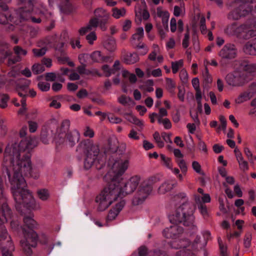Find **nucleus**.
<instances>
[{"label":"nucleus","instance_id":"1","mask_svg":"<svg viewBox=\"0 0 256 256\" xmlns=\"http://www.w3.org/2000/svg\"><path fill=\"white\" fill-rule=\"evenodd\" d=\"M38 144L35 137H28L20 144L8 145L5 150L2 164V172L8 177L11 190L16 202V209L22 212V208H36V204L31 193L26 188L24 176L35 179L40 176L38 172H34L31 166L29 156H25L24 152H29Z\"/></svg>","mask_w":256,"mask_h":256},{"label":"nucleus","instance_id":"2","mask_svg":"<svg viewBox=\"0 0 256 256\" xmlns=\"http://www.w3.org/2000/svg\"><path fill=\"white\" fill-rule=\"evenodd\" d=\"M26 6L20 10V18L22 20H30L36 24L51 18L52 13L48 11L42 4L34 0H28Z\"/></svg>","mask_w":256,"mask_h":256},{"label":"nucleus","instance_id":"3","mask_svg":"<svg viewBox=\"0 0 256 256\" xmlns=\"http://www.w3.org/2000/svg\"><path fill=\"white\" fill-rule=\"evenodd\" d=\"M118 198V189H116L114 184L110 182L96 198L98 210L101 212L105 210Z\"/></svg>","mask_w":256,"mask_h":256},{"label":"nucleus","instance_id":"4","mask_svg":"<svg viewBox=\"0 0 256 256\" xmlns=\"http://www.w3.org/2000/svg\"><path fill=\"white\" fill-rule=\"evenodd\" d=\"M129 164L128 158H110L108 162L110 170L106 175L105 178L110 181L122 180V176L128 170Z\"/></svg>","mask_w":256,"mask_h":256},{"label":"nucleus","instance_id":"5","mask_svg":"<svg viewBox=\"0 0 256 256\" xmlns=\"http://www.w3.org/2000/svg\"><path fill=\"white\" fill-rule=\"evenodd\" d=\"M80 146L84 149L85 154L84 168L85 169H90L95 162H99L101 160L102 154L100 152L98 144H93L90 140H87L80 142Z\"/></svg>","mask_w":256,"mask_h":256},{"label":"nucleus","instance_id":"6","mask_svg":"<svg viewBox=\"0 0 256 256\" xmlns=\"http://www.w3.org/2000/svg\"><path fill=\"white\" fill-rule=\"evenodd\" d=\"M194 208L190 203H184L176 210L172 218L176 223H182L186 226H190L194 222V217L193 215Z\"/></svg>","mask_w":256,"mask_h":256},{"label":"nucleus","instance_id":"7","mask_svg":"<svg viewBox=\"0 0 256 256\" xmlns=\"http://www.w3.org/2000/svg\"><path fill=\"white\" fill-rule=\"evenodd\" d=\"M140 180V176H134L125 182L123 178L120 180L110 182L114 184L115 188L118 189V196L120 198L132 193L136 188Z\"/></svg>","mask_w":256,"mask_h":256},{"label":"nucleus","instance_id":"8","mask_svg":"<svg viewBox=\"0 0 256 256\" xmlns=\"http://www.w3.org/2000/svg\"><path fill=\"white\" fill-rule=\"evenodd\" d=\"M23 236L20 240V245L26 255L30 256L32 251V248L37 245L38 235L34 230L24 229Z\"/></svg>","mask_w":256,"mask_h":256},{"label":"nucleus","instance_id":"9","mask_svg":"<svg viewBox=\"0 0 256 256\" xmlns=\"http://www.w3.org/2000/svg\"><path fill=\"white\" fill-rule=\"evenodd\" d=\"M154 180V178H149L141 184L132 198V202L134 205L140 204L148 198L152 190Z\"/></svg>","mask_w":256,"mask_h":256},{"label":"nucleus","instance_id":"10","mask_svg":"<svg viewBox=\"0 0 256 256\" xmlns=\"http://www.w3.org/2000/svg\"><path fill=\"white\" fill-rule=\"evenodd\" d=\"M168 245L172 248L181 249L176 252V256H194L190 248V242L188 239L181 238V236L169 242Z\"/></svg>","mask_w":256,"mask_h":256},{"label":"nucleus","instance_id":"11","mask_svg":"<svg viewBox=\"0 0 256 256\" xmlns=\"http://www.w3.org/2000/svg\"><path fill=\"white\" fill-rule=\"evenodd\" d=\"M234 4L236 8L228 14V18L230 20H238L251 11L250 4L244 0H236Z\"/></svg>","mask_w":256,"mask_h":256},{"label":"nucleus","instance_id":"12","mask_svg":"<svg viewBox=\"0 0 256 256\" xmlns=\"http://www.w3.org/2000/svg\"><path fill=\"white\" fill-rule=\"evenodd\" d=\"M4 190L3 180L0 176V225L12 218V212L6 202Z\"/></svg>","mask_w":256,"mask_h":256},{"label":"nucleus","instance_id":"13","mask_svg":"<svg viewBox=\"0 0 256 256\" xmlns=\"http://www.w3.org/2000/svg\"><path fill=\"white\" fill-rule=\"evenodd\" d=\"M238 31V38L249 40L256 36V22L254 20L248 21L239 26Z\"/></svg>","mask_w":256,"mask_h":256},{"label":"nucleus","instance_id":"14","mask_svg":"<svg viewBox=\"0 0 256 256\" xmlns=\"http://www.w3.org/2000/svg\"><path fill=\"white\" fill-rule=\"evenodd\" d=\"M0 241L2 242V256H14L13 252L14 250V246L10 236L8 234L6 229L3 230L2 234L0 236Z\"/></svg>","mask_w":256,"mask_h":256},{"label":"nucleus","instance_id":"15","mask_svg":"<svg viewBox=\"0 0 256 256\" xmlns=\"http://www.w3.org/2000/svg\"><path fill=\"white\" fill-rule=\"evenodd\" d=\"M237 54V50L234 44H226L219 52L218 56L221 58L220 62V65H225V60H230L234 58Z\"/></svg>","mask_w":256,"mask_h":256},{"label":"nucleus","instance_id":"16","mask_svg":"<svg viewBox=\"0 0 256 256\" xmlns=\"http://www.w3.org/2000/svg\"><path fill=\"white\" fill-rule=\"evenodd\" d=\"M65 138L66 142L70 146H73L79 140L80 133L77 130H74L72 131L68 132L66 134H60L58 136L56 140V143L59 144H62L65 142Z\"/></svg>","mask_w":256,"mask_h":256},{"label":"nucleus","instance_id":"17","mask_svg":"<svg viewBox=\"0 0 256 256\" xmlns=\"http://www.w3.org/2000/svg\"><path fill=\"white\" fill-rule=\"evenodd\" d=\"M244 76V74L241 72H234V73L228 74L226 78V82L230 86H238L243 84L249 80Z\"/></svg>","mask_w":256,"mask_h":256},{"label":"nucleus","instance_id":"18","mask_svg":"<svg viewBox=\"0 0 256 256\" xmlns=\"http://www.w3.org/2000/svg\"><path fill=\"white\" fill-rule=\"evenodd\" d=\"M183 232V228L177 224H173L166 228L162 231V234L166 238L174 240L179 238Z\"/></svg>","mask_w":256,"mask_h":256},{"label":"nucleus","instance_id":"19","mask_svg":"<svg viewBox=\"0 0 256 256\" xmlns=\"http://www.w3.org/2000/svg\"><path fill=\"white\" fill-rule=\"evenodd\" d=\"M125 204V201L123 200H120V202H117L110 209L108 215V219L110 220H114L120 212L122 210Z\"/></svg>","mask_w":256,"mask_h":256},{"label":"nucleus","instance_id":"20","mask_svg":"<svg viewBox=\"0 0 256 256\" xmlns=\"http://www.w3.org/2000/svg\"><path fill=\"white\" fill-rule=\"evenodd\" d=\"M52 134L53 130H52V126H44L42 128L40 136V139L42 142L45 144H48L50 140L52 137Z\"/></svg>","mask_w":256,"mask_h":256},{"label":"nucleus","instance_id":"21","mask_svg":"<svg viewBox=\"0 0 256 256\" xmlns=\"http://www.w3.org/2000/svg\"><path fill=\"white\" fill-rule=\"evenodd\" d=\"M4 2H2L0 4V6L3 10V12L0 14V24H3L12 22L11 14L8 10V6L4 4Z\"/></svg>","mask_w":256,"mask_h":256},{"label":"nucleus","instance_id":"22","mask_svg":"<svg viewBox=\"0 0 256 256\" xmlns=\"http://www.w3.org/2000/svg\"><path fill=\"white\" fill-rule=\"evenodd\" d=\"M256 88V84H253L252 85L250 89L244 92L243 93H242L238 98L236 100V102L237 104H241L244 102L247 101L249 100L250 98H252L254 92H252V90H254Z\"/></svg>","mask_w":256,"mask_h":256},{"label":"nucleus","instance_id":"23","mask_svg":"<svg viewBox=\"0 0 256 256\" xmlns=\"http://www.w3.org/2000/svg\"><path fill=\"white\" fill-rule=\"evenodd\" d=\"M33 214H31L29 216H25L24 218V225L22 228V231L24 229L26 230V228L29 229L28 230H34V229L38 228V224L33 218Z\"/></svg>","mask_w":256,"mask_h":256},{"label":"nucleus","instance_id":"24","mask_svg":"<svg viewBox=\"0 0 256 256\" xmlns=\"http://www.w3.org/2000/svg\"><path fill=\"white\" fill-rule=\"evenodd\" d=\"M144 36V30L142 27L138 28L136 30V32L134 34L131 38V42L132 44L137 47L140 42H142V41Z\"/></svg>","mask_w":256,"mask_h":256},{"label":"nucleus","instance_id":"25","mask_svg":"<svg viewBox=\"0 0 256 256\" xmlns=\"http://www.w3.org/2000/svg\"><path fill=\"white\" fill-rule=\"evenodd\" d=\"M177 185L176 182L168 180L162 183L158 189V192L160 194H164L170 191Z\"/></svg>","mask_w":256,"mask_h":256},{"label":"nucleus","instance_id":"26","mask_svg":"<svg viewBox=\"0 0 256 256\" xmlns=\"http://www.w3.org/2000/svg\"><path fill=\"white\" fill-rule=\"evenodd\" d=\"M14 50L15 54L18 56L17 58L15 59L9 58L8 64L9 65L13 64L20 60V56H26L27 54V51L26 50L22 49L19 46H16L14 48Z\"/></svg>","mask_w":256,"mask_h":256},{"label":"nucleus","instance_id":"27","mask_svg":"<svg viewBox=\"0 0 256 256\" xmlns=\"http://www.w3.org/2000/svg\"><path fill=\"white\" fill-rule=\"evenodd\" d=\"M243 50L247 54L256 56V44H255V42L254 40L253 44L250 42H246L244 47Z\"/></svg>","mask_w":256,"mask_h":256},{"label":"nucleus","instance_id":"28","mask_svg":"<svg viewBox=\"0 0 256 256\" xmlns=\"http://www.w3.org/2000/svg\"><path fill=\"white\" fill-rule=\"evenodd\" d=\"M90 58L94 62H108L110 58L108 56H102L99 51H96L92 53Z\"/></svg>","mask_w":256,"mask_h":256},{"label":"nucleus","instance_id":"29","mask_svg":"<svg viewBox=\"0 0 256 256\" xmlns=\"http://www.w3.org/2000/svg\"><path fill=\"white\" fill-rule=\"evenodd\" d=\"M125 118L128 122L136 124L140 128L144 126V122L142 120L137 118L134 116L130 113H125L124 114Z\"/></svg>","mask_w":256,"mask_h":256},{"label":"nucleus","instance_id":"30","mask_svg":"<svg viewBox=\"0 0 256 256\" xmlns=\"http://www.w3.org/2000/svg\"><path fill=\"white\" fill-rule=\"evenodd\" d=\"M238 30H239V26L234 23L228 26L224 30V32L228 35L235 36L238 38L239 34Z\"/></svg>","mask_w":256,"mask_h":256},{"label":"nucleus","instance_id":"31","mask_svg":"<svg viewBox=\"0 0 256 256\" xmlns=\"http://www.w3.org/2000/svg\"><path fill=\"white\" fill-rule=\"evenodd\" d=\"M104 48L108 51L114 52L116 49V44L115 40L112 38L106 40L104 42Z\"/></svg>","mask_w":256,"mask_h":256},{"label":"nucleus","instance_id":"32","mask_svg":"<svg viewBox=\"0 0 256 256\" xmlns=\"http://www.w3.org/2000/svg\"><path fill=\"white\" fill-rule=\"evenodd\" d=\"M96 28V22L95 20H90L88 24L79 30L78 32L80 35L83 36L90 31L93 28Z\"/></svg>","mask_w":256,"mask_h":256},{"label":"nucleus","instance_id":"33","mask_svg":"<svg viewBox=\"0 0 256 256\" xmlns=\"http://www.w3.org/2000/svg\"><path fill=\"white\" fill-rule=\"evenodd\" d=\"M139 60V58L136 53L130 54L126 56L124 60L126 63L128 64H134Z\"/></svg>","mask_w":256,"mask_h":256},{"label":"nucleus","instance_id":"34","mask_svg":"<svg viewBox=\"0 0 256 256\" xmlns=\"http://www.w3.org/2000/svg\"><path fill=\"white\" fill-rule=\"evenodd\" d=\"M256 72V64H248L246 65L244 70L242 72H241L242 74H244V76L248 78H250L249 80L251 79V78H248L246 74H251Z\"/></svg>","mask_w":256,"mask_h":256},{"label":"nucleus","instance_id":"35","mask_svg":"<svg viewBox=\"0 0 256 256\" xmlns=\"http://www.w3.org/2000/svg\"><path fill=\"white\" fill-rule=\"evenodd\" d=\"M109 18H104V19L98 20L97 18H92L91 20H95L96 24V28L98 26L102 31L106 30L108 28L106 24L108 22Z\"/></svg>","mask_w":256,"mask_h":256},{"label":"nucleus","instance_id":"36","mask_svg":"<svg viewBox=\"0 0 256 256\" xmlns=\"http://www.w3.org/2000/svg\"><path fill=\"white\" fill-rule=\"evenodd\" d=\"M95 18L98 20L109 18V14L103 8H98L94 10Z\"/></svg>","mask_w":256,"mask_h":256},{"label":"nucleus","instance_id":"37","mask_svg":"<svg viewBox=\"0 0 256 256\" xmlns=\"http://www.w3.org/2000/svg\"><path fill=\"white\" fill-rule=\"evenodd\" d=\"M30 81L26 79H22L16 84V90H21L22 91L24 92L30 84Z\"/></svg>","mask_w":256,"mask_h":256},{"label":"nucleus","instance_id":"38","mask_svg":"<svg viewBox=\"0 0 256 256\" xmlns=\"http://www.w3.org/2000/svg\"><path fill=\"white\" fill-rule=\"evenodd\" d=\"M152 49V51L148 55V58L150 60L154 61L158 54H160V48L158 44H153Z\"/></svg>","mask_w":256,"mask_h":256},{"label":"nucleus","instance_id":"39","mask_svg":"<svg viewBox=\"0 0 256 256\" xmlns=\"http://www.w3.org/2000/svg\"><path fill=\"white\" fill-rule=\"evenodd\" d=\"M126 10L124 8H120V9L116 8H112V16L116 19H118L121 17L124 16L126 15Z\"/></svg>","mask_w":256,"mask_h":256},{"label":"nucleus","instance_id":"40","mask_svg":"<svg viewBox=\"0 0 256 256\" xmlns=\"http://www.w3.org/2000/svg\"><path fill=\"white\" fill-rule=\"evenodd\" d=\"M160 158L162 163L164 166L170 170H172V162L170 158L166 156L163 154H160Z\"/></svg>","mask_w":256,"mask_h":256},{"label":"nucleus","instance_id":"41","mask_svg":"<svg viewBox=\"0 0 256 256\" xmlns=\"http://www.w3.org/2000/svg\"><path fill=\"white\" fill-rule=\"evenodd\" d=\"M171 64L172 72L176 74L178 70L183 66V60H180L178 61L172 62Z\"/></svg>","mask_w":256,"mask_h":256},{"label":"nucleus","instance_id":"42","mask_svg":"<svg viewBox=\"0 0 256 256\" xmlns=\"http://www.w3.org/2000/svg\"><path fill=\"white\" fill-rule=\"evenodd\" d=\"M38 194L40 199L43 201L47 200L50 196L49 192L46 189H42L38 190Z\"/></svg>","mask_w":256,"mask_h":256},{"label":"nucleus","instance_id":"43","mask_svg":"<svg viewBox=\"0 0 256 256\" xmlns=\"http://www.w3.org/2000/svg\"><path fill=\"white\" fill-rule=\"evenodd\" d=\"M148 256H168V255L164 251L156 248L150 250Z\"/></svg>","mask_w":256,"mask_h":256},{"label":"nucleus","instance_id":"44","mask_svg":"<svg viewBox=\"0 0 256 256\" xmlns=\"http://www.w3.org/2000/svg\"><path fill=\"white\" fill-rule=\"evenodd\" d=\"M44 66L41 64H36L32 66V71L36 74H40L44 72Z\"/></svg>","mask_w":256,"mask_h":256},{"label":"nucleus","instance_id":"45","mask_svg":"<svg viewBox=\"0 0 256 256\" xmlns=\"http://www.w3.org/2000/svg\"><path fill=\"white\" fill-rule=\"evenodd\" d=\"M198 208L204 218H206L208 216L207 208L206 205L200 204L198 206Z\"/></svg>","mask_w":256,"mask_h":256},{"label":"nucleus","instance_id":"46","mask_svg":"<svg viewBox=\"0 0 256 256\" xmlns=\"http://www.w3.org/2000/svg\"><path fill=\"white\" fill-rule=\"evenodd\" d=\"M136 48L140 50L139 52V54L142 56L146 54L148 51V48L143 42H140L138 45L137 47H136Z\"/></svg>","mask_w":256,"mask_h":256},{"label":"nucleus","instance_id":"47","mask_svg":"<svg viewBox=\"0 0 256 256\" xmlns=\"http://www.w3.org/2000/svg\"><path fill=\"white\" fill-rule=\"evenodd\" d=\"M145 10L138 8H135V15H136V21L138 24H140L142 22V12Z\"/></svg>","mask_w":256,"mask_h":256},{"label":"nucleus","instance_id":"48","mask_svg":"<svg viewBox=\"0 0 256 256\" xmlns=\"http://www.w3.org/2000/svg\"><path fill=\"white\" fill-rule=\"evenodd\" d=\"M237 160L238 162L240 168L241 170L243 171L248 170V163L246 161L244 160L243 157H242L240 158H239V159Z\"/></svg>","mask_w":256,"mask_h":256},{"label":"nucleus","instance_id":"49","mask_svg":"<svg viewBox=\"0 0 256 256\" xmlns=\"http://www.w3.org/2000/svg\"><path fill=\"white\" fill-rule=\"evenodd\" d=\"M118 102L120 104L126 106L130 102H132V100L130 97L122 95L118 98Z\"/></svg>","mask_w":256,"mask_h":256},{"label":"nucleus","instance_id":"50","mask_svg":"<svg viewBox=\"0 0 256 256\" xmlns=\"http://www.w3.org/2000/svg\"><path fill=\"white\" fill-rule=\"evenodd\" d=\"M154 138L156 141L158 146L160 148H162L164 146V142L162 140L160 135L158 132H155L153 134Z\"/></svg>","mask_w":256,"mask_h":256},{"label":"nucleus","instance_id":"51","mask_svg":"<svg viewBox=\"0 0 256 256\" xmlns=\"http://www.w3.org/2000/svg\"><path fill=\"white\" fill-rule=\"evenodd\" d=\"M58 60L60 62L61 64H64L66 62H67L68 65L70 66H74V63L70 60V58L67 56H62L58 58Z\"/></svg>","mask_w":256,"mask_h":256},{"label":"nucleus","instance_id":"52","mask_svg":"<svg viewBox=\"0 0 256 256\" xmlns=\"http://www.w3.org/2000/svg\"><path fill=\"white\" fill-rule=\"evenodd\" d=\"M47 50L46 48H34L32 52L36 56L40 57L44 56Z\"/></svg>","mask_w":256,"mask_h":256},{"label":"nucleus","instance_id":"53","mask_svg":"<svg viewBox=\"0 0 256 256\" xmlns=\"http://www.w3.org/2000/svg\"><path fill=\"white\" fill-rule=\"evenodd\" d=\"M202 77L206 83L208 84L212 82V78L208 70L206 68L205 70L202 73Z\"/></svg>","mask_w":256,"mask_h":256},{"label":"nucleus","instance_id":"54","mask_svg":"<svg viewBox=\"0 0 256 256\" xmlns=\"http://www.w3.org/2000/svg\"><path fill=\"white\" fill-rule=\"evenodd\" d=\"M38 86L42 92H47L50 89V84L46 82H38Z\"/></svg>","mask_w":256,"mask_h":256},{"label":"nucleus","instance_id":"55","mask_svg":"<svg viewBox=\"0 0 256 256\" xmlns=\"http://www.w3.org/2000/svg\"><path fill=\"white\" fill-rule=\"evenodd\" d=\"M177 162L182 172L186 174L187 172L188 168L184 160L183 159H180L178 160Z\"/></svg>","mask_w":256,"mask_h":256},{"label":"nucleus","instance_id":"56","mask_svg":"<svg viewBox=\"0 0 256 256\" xmlns=\"http://www.w3.org/2000/svg\"><path fill=\"white\" fill-rule=\"evenodd\" d=\"M156 14L158 17L162 18L164 17V19H167L168 18H169L170 14L166 11H163L160 8H158L156 10Z\"/></svg>","mask_w":256,"mask_h":256},{"label":"nucleus","instance_id":"57","mask_svg":"<svg viewBox=\"0 0 256 256\" xmlns=\"http://www.w3.org/2000/svg\"><path fill=\"white\" fill-rule=\"evenodd\" d=\"M84 136L92 138L94 136V132L90 126H86L84 130Z\"/></svg>","mask_w":256,"mask_h":256},{"label":"nucleus","instance_id":"58","mask_svg":"<svg viewBox=\"0 0 256 256\" xmlns=\"http://www.w3.org/2000/svg\"><path fill=\"white\" fill-rule=\"evenodd\" d=\"M190 32L187 30L186 33L184 34V38L182 40V45L184 48H187L189 46Z\"/></svg>","mask_w":256,"mask_h":256},{"label":"nucleus","instance_id":"59","mask_svg":"<svg viewBox=\"0 0 256 256\" xmlns=\"http://www.w3.org/2000/svg\"><path fill=\"white\" fill-rule=\"evenodd\" d=\"M108 118L110 122L112 124H120L122 122V120L113 114L108 115Z\"/></svg>","mask_w":256,"mask_h":256},{"label":"nucleus","instance_id":"60","mask_svg":"<svg viewBox=\"0 0 256 256\" xmlns=\"http://www.w3.org/2000/svg\"><path fill=\"white\" fill-rule=\"evenodd\" d=\"M138 256H148L150 251L145 246H142L138 248Z\"/></svg>","mask_w":256,"mask_h":256},{"label":"nucleus","instance_id":"61","mask_svg":"<svg viewBox=\"0 0 256 256\" xmlns=\"http://www.w3.org/2000/svg\"><path fill=\"white\" fill-rule=\"evenodd\" d=\"M96 36L94 32H92L88 34L86 36V39L88 42L92 44L96 40Z\"/></svg>","mask_w":256,"mask_h":256},{"label":"nucleus","instance_id":"62","mask_svg":"<svg viewBox=\"0 0 256 256\" xmlns=\"http://www.w3.org/2000/svg\"><path fill=\"white\" fill-rule=\"evenodd\" d=\"M192 167L194 170L197 173L204 175V173L201 171V166L200 164L194 161L192 163Z\"/></svg>","mask_w":256,"mask_h":256},{"label":"nucleus","instance_id":"63","mask_svg":"<svg viewBox=\"0 0 256 256\" xmlns=\"http://www.w3.org/2000/svg\"><path fill=\"white\" fill-rule=\"evenodd\" d=\"M166 84L167 89L170 92H172L175 88V84L172 80L171 78H166Z\"/></svg>","mask_w":256,"mask_h":256},{"label":"nucleus","instance_id":"64","mask_svg":"<svg viewBox=\"0 0 256 256\" xmlns=\"http://www.w3.org/2000/svg\"><path fill=\"white\" fill-rule=\"evenodd\" d=\"M252 240V234L250 233H248L246 234L244 238V246L246 248H248L251 244Z\"/></svg>","mask_w":256,"mask_h":256}]
</instances>
